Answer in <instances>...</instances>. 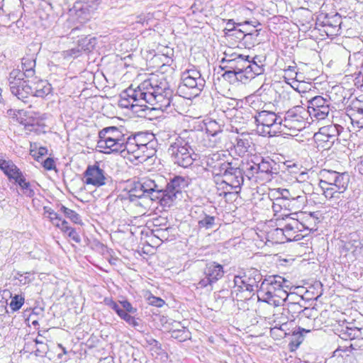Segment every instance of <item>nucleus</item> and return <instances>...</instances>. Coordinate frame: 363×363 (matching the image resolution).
<instances>
[{"label":"nucleus","mask_w":363,"mask_h":363,"mask_svg":"<svg viewBox=\"0 0 363 363\" xmlns=\"http://www.w3.org/2000/svg\"><path fill=\"white\" fill-rule=\"evenodd\" d=\"M143 92L138 94L139 102L147 109L167 111L172 101L173 91L164 77L154 76L140 84Z\"/></svg>","instance_id":"1"},{"label":"nucleus","mask_w":363,"mask_h":363,"mask_svg":"<svg viewBox=\"0 0 363 363\" xmlns=\"http://www.w3.org/2000/svg\"><path fill=\"white\" fill-rule=\"evenodd\" d=\"M319 186L323 191L325 197L329 200L339 199L346 191L350 182L347 173H340L336 171L323 169L320 172Z\"/></svg>","instance_id":"2"},{"label":"nucleus","mask_w":363,"mask_h":363,"mask_svg":"<svg viewBox=\"0 0 363 363\" xmlns=\"http://www.w3.org/2000/svg\"><path fill=\"white\" fill-rule=\"evenodd\" d=\"M189 133L190 132L186 130L182 133L168 148V153L171 155L173 162L184 168L190 167L196 157V155L189 145Z\"/></svg>","instance_id":"3"},{"label":"nucleus","mask_w":363,"mask_h":363,"mask_svg":"<svg viewBox=\"0 0 363 363\" xmlns=\"http://www.w3.org/2000/svg\"><path fill=\"white\" fill-rule=\"evenodd\" d=\"M125 133L116 126L104 128L99 132L97 148L104 154L118 152L123 144Z\"/></svg>","instance_id":"4"},{"label":"nucleus","mask_w":363,"mask_h":363,"mask_svg":"<svg viewBox=\"0 0 363 363\" xmlns=\"http://www.w3.org/2000/svg\"><path fill=\"white\" fill-rule=\"evenodd\" d=\"M253 117L258 128L261 127V133L264 135L274 136L284 131L282 118L273 111L264 110L257 112Z\"/></svg>","instance_id":"5"},{"label":"nucleus","mask_w":363,"mask_h":363,"mask_svg":"<svg viewBox=\"0 0 363 363\" xmlns=\"http://www.w3.org/2000/svg\"><path fill=\"white\" fill-rule=\"evenodd\" d=\"M189 185L188 180L181 176H176L168 182L165 186H162L160 196H158L162 206H171L173 202L182 195V190Z\"/></svg>","instance_id":"6"},{"label":"nucleus","mask_w":363,"mask_h":363,"mask_svg":"<svg viewBox=\"0 0 363 363\" xmlns=\"http://www.w3.org/2000/svg\"><path fill=\"white\" fill-rule=\"evenodd\" d=\"M216 176L223 177V183L234 189H240L244 182L242 169L229 162L220 164Z\"/></svg>","instance_id":"7"},{"label":"nucleus","mask_w":363,"mask_h":363,"mask_svg":"<svg viewBox=\"0 0 363 363\" xmlns=\"http://www.w3.org/2000/svg\"><path fill=\"white\" fill-rule=\"evenodd\" d=\"M223 267L216 262H208L203 269V277L200 279L196 285V289L211 291L213 285L224 276Z\"/></svg>","instance_id":"8"},{"label":"nucleus","mask_w":363,"mask_h":363,"mask_svg":"<svg viewBox=\"0 0 363 363\" xmlns=\"http://www.w3.org/2000/svg\"><path fill=\"white\" fill-rule=\"evenodd\" d=\"M308 112L302 106H295L286 112L282 118V127L292 130H301L308 123Z\"/></svg>","instance_id":"9"},{"label":"nucleus","mask_w":363,"mask_h":363,"mask_svg":"<svg viewBox=\"0 0 363 363\" xmlns=\"http://www.w3.org/2000/svg\"><path fill=\"white\" fill-rule=\"evenodd\" d=\"M182 79L183 85L180 86V89L182 90L184 87L189 89L191 90L190 95L193 96H199L206 84V80L201 76L200 71L194 66L182 73Z\"/></svg>","instance_id":"10"},{"label":"nucleus","mask_w":363,"mask_h":363,"mask_svg":"<svg viewBox=\"0 0 363 363\" xmlns=\"http://www.w3.org/2000/svg\"><path fill=\"white\" fill-rule=\"evenodd\" d=\"M30 67L26 68V64L24 63V78H31L30 79L26 80L24 79V92L37 97H43L47 95L49 92V88H45L43 86V82L37 79V77H34L35 71L33 67L35 66V60L30 62Z\"/></svg>","instance_id":"11"},{"label":"nucleus","mask_w":363,"mask_h":363,"mask_svg":"<svg viewBox=\"0 0 363 363\" xmlns=\"http://www.w3.org/2000/svg\"><path fill=\"white\" fill-rule=\"evenodd\" d=\"M288 281L281 276H269L263 279L258 289L257 298L259 301L269 304L271 299L277 291V289L281 287V284H286Z\"/></svg>","instance_id":"12"},{"label":"nucleus","mask_w":363,"mask_h":363,"mask_svg":"<svg viewBox=\"0 0 363 363\" xmlns=\"http://www.w3.org/2000/svg\"><path fill=\"white\" fill-rule=\"evenodd\" d=\"M330 99L328 97L315 96L308 101V116L317 120L325 119L330 111Z\"/></svg>","instance_id":"13"},{"label":"nucleus","mask_w":363,"mask_h":363,"mask_svg":"<svg viewBox=\"0 0 363 363\" xmlns=\"http://www.w3.org/2000/svg\"><path fill=\"white\" fill-rule=\"evenodd\" d=\"M143 92L140 84L135 89L131 86L125 89L121 95L119 104L123 108H130L133 112L140 113L145 111L144 104L139 102L138 94Z\"/></svg>","instance_id":"14"},{"label":"nucleus","mask_w":363,"mask_h":363,"mask_svg":"<svg viewBox=\"0 0 363 363\" xmlns=\"http://www.w3.org/2000/svg\"><path fill=\"white\" fill-rule=\"evenodd\" d=\"M286 216L288 221L284 227L282 228H277L275 231L277 235H282L286 241L299 240L302 237L299 232H301L303 229L311 230L313 228L306 223L298 221V219L289 218L288 215Z\"/></svg>","instance_id":"15"},{"label":"nucleus","mask_w":363,"mask_h":363,"mask_svg":"<svg viewBox=\"0 0 363 363\" xmlns=\"http://www.w3.org/2000/svg\"><path fill=\"white\" fill-rule=\"evenodd\" d=\"M84 182L99 187L106 185L110 177L105 172L98 162L89 165L84 173Z\"/></svg>","instance_id":"16"},{"label":"nucleus","mask_w":363,"mask_h":363,"mask_svg":"<svg viewBox=\"0 0 363 363\" xmlns=\"http://www.w3.org/2000/svg\"><path fill=\"white\" fill-rule=\"evenodd\" d=\"M350 323L342 322L334 329L335 333L345 340L360 339L363 340V328L349 326Z\"/></svg>","instance_id":"17"},{"label":"nucleus","mask_w":363,"mask_h":363,"mask_svg":"<svg viewBox=\"0 0 363 363\" xmlns=\"http://www.w3.org/2000/svg\"><path fill=\"white\" fill-rule=\"evenodd\" d=\"M272 323H271L273 325V328H271L270 334L273 335L276 331L280 330L283 333L284 335H287V330L289 328H287V324L289 322H293L291 318L285 312V309L284 307L281 309L277 310L274 314L272 317Z\"/></svg>","instance_id":"18"},{"label":"nucleus","mask_w":363,"mask_h":363,"mask_svg":"<svg viewBox=\"0 0 363 363\" xmlns=\"http://www.w3.org/2000/svg\"><path fill=\"white\" fill-rule=\"evenodd\" d=\"M205 129L209 139L208 147H216L221 143L222 125L216 121L210 120L205 123Z\"/></svg>","instance_id":"19"},{"label":"nucleus","mask_w":363,"mask_h":363,"mask_svg":"<svg viewBox=\"0 0 363 363\" xmlns=\"http://www.w3.org/2000/svg\"><path fill=\"white\" fill-rule=\"evenodd\" d=\"M0 169L9 177L23 188V178L20 169L11 161L0 160Z\"/></svg>","instance_id":"20"},{"label":"nucleus","mask_w":363,"mask_h":363,"mask_svg":"<svg viewBox=\"0 0 363 363\" xmlns=\"http://www.w3.org/2000/svg\"><path fill=\"white\" fill-rule=\"evenodd\" d=\"M138 186L143 189L145 194L150 196L151 199H158L162 192V185L156 182L155 180L144 178L138 182Z\"/></svg>","instance_id":"21"},{"label":"nucleus","mask_w":363,"mask_h":363,"mask_svg":"<svg viewBox=\"0 0 363 363\" xmlns=\"http://www.w3.org/2000/svg\"><path fill=\"white\" fill-rule=\"evenodd\" d=\"M9 82L12 94L21 100V91L23 89V72L18 69L12 70L9 74Z\"/></svg>","instance_id":"22"},{"label":"nucleus","mask_w":363,"mask_h":363,"mask_svg":"<svg viewBox=\"0 0 363 363\" xmlns=\"http://www.w3.org/2000/svg\"><path fill=\"white\" fill-rule=\"evenodd\" d=\"M247 280V291L252 292L259 288L261 282L263 281L262 275L260 272L256 269L251 268L244 273Z\"/></svg>","instance_id":"23"},{"label":"nucleus","mask_w":363,"mask_h":363,"mask_svg":"<svg viewBox=\"0 0 363 363\" xmlns=\"http://www.w3.org/2000/svg\"><path fill=\"white\" fill-rule=\"evenodd\" d=\"M341 23L340 15L336 13L330 16H326L322 24L325 28V32L328 35H337L340 34Z\"/></svg>","instance_id":"24"},{"label":"nucleus","mask_w":363,"mask_h":363,"mask_svg":"<svg viewBox=\"0 0 363 363\" xmlns=\"http://www.w3.org/2000/svg\"><path fill=\"white\" fill-rule=\"evenodd\" d=\"M343 130L344 128L340 125L330 124L320 128L318 133L325 138V139L322 138L323 140L333 144Z\"/></svg>","instance_id":"25"},{"label":"nucleus","mask_w":363,"mask_h":363,"mask_svg":"<svg viewBox=\"0 0 363 363\" xmlns=\"http://www.w3.org/2000/svg\"><path fill=\"white\" fill-rule=\"evenodd\" d=\"M250 62V56L243 55L238 56V58L235 60L230 62L229 65H225L224 69H231L239 72L240 75H244L243 78H245V72L248 69V65Z\"/></svg>","instance_id":"26"},{"label":"nucleus","mask_w":363,"mask_h":363,"mask_svg":"<svg viewBox=\"0 0 363 363\" xmlns=\"http://www.w3.org/2000/svg\"><path fill=\"white\" fill-rule=\"evenodd\" d=\"M138 144L136 143V140L133 135H128L125 134L123 144L121 145V147L118 149V152H123L125 150L127 151L128 154H132L135 156H138Z\"/></svg>","instance_id":"27"},{"label":"nucleus","mask_w":363,"mask_h":363,"mask_svg":"<svg viewBox=\"0 0 363 363\" xmlns=\"http://www.w3.org/2000/svg\"><path fill=\"white\" fill-rule=\"evenodd\" d=\"M304 197H294L288 199L277 198V202L280 203L283 208L289 211H296L303 203Z\"/></svg>","instance_id":"28"},{"label":"nucleus","mask_w":363,"mask_h":363,"mask_svg":"<svg viewBox=\"0 0 363 363\" xmlns=\"http://www.w3.org/2000/svg\"><path fill=\"white\" fill-rule=\"evenodd\" d=\"M285 312L294 321L296 316L301 313L306 314V312L311 311L310 308H304L300 304V303H287L284 307Z\"/></svg>","instance_id":"29"},{"label":"nucleus","mask_w":363,"mask_h":363,"mask_svg":"<svg viewBox=\"0 0 363 363\" xmlns=\"http://www.w3.org/2000/svg\"><path fill=\"white\" fill-rule=\"evenodd\" d=\"M286 289H289V285L286 284H281V287L277 289L276 293L274 294L273 298L270 300V305L274 306H279L285 302L288 298V293Z\"/></svg>","instance_id":"30"},{"label":"nucleus","mask_w":363,"mask_h":363,"mask_svg":"<svg viewBox=\"0 0 363 363\" xmlns=\"http://www.w3.org/2000/svg\"><path fill=\"white\" fill-rule=\"evenodd\" d=\"M256 57L253 59V60H250L248 65V69L245 72V83H247L249 80L254 79L256 76L262 74L264 71L263 65H259L255 60Z\"/></svg>","instance_id":"31"},{"label":"nucleus","mask_w":363,"mask_h":363,"mask_svg":"<svg viewBox=\"0 0 363 363\" xmlns=\"http://www.w3.org/2000/svg\"><path fill=\"white\" fill-rule=\"evenodd\" d=\"M206 165L211 168H213V172L216 175V172H218L219 165L225 161L221 159V155L218 152L211 153L206 156L205 158Z\"/></svg>","instance_id":"32"},{"label":"nucleus","mask_w":363,"mask_h":363,"mask_svg":"<svg viewBox=\"0 0 363 363\" xmlns=\"http://www.w3.org/2000/svg\"><path fill=\"white\" fill-rule=\"evenodd\" d=\"M201 213L198 220V225L200 228L211 229L215 225L216 218L206 214L202 209H199Z\"/></svg>","instance_id":"33"},{"label":"nucleus","mask_w":363,"mask_h":363,"mask_svg":"<svg viewBox=\"0 0 363 363\" xmlns=\"http://www.w3.org/2000/svg\"><path fill=\"white\" fill-rule=\"evenodd\" d=\"M96 44V39L90 36H86L78 40V45L82 52H90L94 50Z\"/></svg>","instance_id":"34"},{"label":"nucleus","mask_w":363,"mask_h":363,"mask_svg":"<svg viewBox=\"0 0 363 363\" xmlns=\"http://www.w3.org/2000/svg\"><path fill=\"white\" fill-rule=\"evenodd\" d=\"M59 208V211L62 212L65 216L69 218L72 222L76 224H82L81 216L77 212L65 207L63 205H60Z\"/></svg>","instance_id":"35"},{"label":"nucleus","mask_w":363,"mask_h":363,"mask_svg":"<svg viewBox=\"0 0 363 363\" xmlns=\"http://www.w3.org/2000/svg\"><path fill=\"white\" fill-rule=\"evenodd\" d=\"M44 128L45 126L40 125L38 121L30 123L29 121H27V119L24 118V132L26 134L31 132H33L38 135L41 133H45Z\"/></svg>","instance_id":"36"},{"label":"nucleus","mask_w":363,"mask_h":363,"mask_svg":"<svg viewBox=\"0 0 363 363\" xmlns=\"http://www.w3.org/2000/svg\"><path fill=\"white\" fill-rule=\"evenodd\" d=\"M250 147V142L248 138H238L236 139V143L235 144V148L236 152L240 156L244 155L247 152L249 151Z\"/></svg>","instance_id":"37"},{"label":"nucleus","mask_w":363,"mask_h":363,"mask_svg":"<svg viewBox=\"0 0 363 363\" xmlns=\"http://www.w3.org/2000/svg\"><path fill=\"white\" fill-rule=\"evenodd\" d=\"M223 78L228 81L230 83H235L236 82H240L243 84H245V79L242 77L244 75H240L239 72H236V71L233 70L231 69H226L225 72L223 74Z\"/></svg>","instance_id":"38"},{"label":"nucleus","mask_w":363,"mask_h":363,"mask_svg":"<svg viewBox=\"0 0 363 363\" xmlns=\"http://www.w3.org/2000/svg\"><path fill=\"white\" fill-rule=\"evenodd\" d=\"M270 195L273 197L280 198L281 199H288L294 197H302L296 195L294 192L291 193L287 189L278 188L272 190Z\"/></svg>","instance_id":"39"},{"label":"nucleus","mask_w":363,"mask_h":363,"mask_svg":"<svg viewBox=\"0 0 363 363\" xmlns=\"http://www.w3.org/2000/svg\"><path fill=\"white\" fill-rule=\"evenodd\" d=\"M276 166L274 161L270 158H262L261 162L258 163L257 168L259 172L271 174L273 172V168Z\"/></svg>","instance_id":"40"},{"label":"nucleus","mask_w":363,"mask_h":363,"mask_svg":"<svg viewBox=\"0 0 363 363\" xmlns=\"http://www.w3.org/2000/svg\"><path fill=\"white\" fill-rule=\"evenodd\" d=\"M225 30H227V32H225L226 35L235 36L238 40H244V43L248 42V38L250 37V35L245 37L246 30L236 29L235 27L233 28H225Z\"/></svg>","instance_id":"41"},{"label":"nucleus","mask_w":363,"mask_h":363,"mask_svg":"<svg viewBox=\"0 0 363 363\" xmlns=\"http://www.w3.org/2000/svg\"><path fill=\"white\" fill-rule=\"evenodd\" d=\"M133 137L135 138L136 143H138L140 146L143 145H150L152 135L148 133H138L134 135Z\"/></svg>","instance_id":"42"},{"label":"nucleus","mask_w":363,"mask_h":363,"mask_svg":"<svg viewBox=\"0 0 363 363\" xmlns=\"http://www.w3.org/2000/svg\"><path fill=\"white\" fill-rule=\"evenodd\" d=\"M356 347L357 345L354 343H349V345H346L344 346H339L335 351H334V356H341L342 357V352H344L346 354V355H349V353L351 352L352 350H356Z\"/></svg>","instance_id":"43"},{"label":"nucleus","mask_w":363,"mask_h":363,"mask_svg":"<svg viewBox=\"0 0 363 363\" xmlns=\"http://www.w3.org/2000/svg\"><path fill=\"white\" fill-rule=\"evenodd\" d=\"M145 195L146 194L143 192V189L138 186V182L135 183L134 187L131 188L129 191V198L130 201H134V199L141 198Z\"/></svg>","instance_id":"44"},{"label":"nucleus","mask_w":363,"mask_h":363,"mask_svg":"<svg viewBox=\"0 0 363 363\" xmlns=\"http://www.w3.org/2000/svg\"><path fill=\"white\" fill-rule=\"evenodd\" d=\"M35 190L38 191V184L26 182L24 179V195L33 198L35 194Z\"/></svg>","instance_id":"45"},{"label":"nucleus","mask_w":363,"mask_h":363,"mask_svg":"<svg viewBox=\"0 0 363 363\" xmlns=\"http://www.w3.org/2000/svg\"><path fill=\"white\" fill-rule=\"evenodd\" d=\"M172 337L179 339L180 342L184 341L190 337V333L188 330H177L172 333Z\"/></svg>","instance_id":"46"},{"label":"nucleus","mask_w":363,"mask_h":363,"mask_svg":"<svg viewBox=\"0 0 363 363\" xmlns=\"http://www.w3.org/2000/svg\"><path fill=\"white\" fill-rule=\"evenodd\" d=\"M23 306V297L20 295H16L12 298L9 307L13 311H16L19 310Z\"/></svg>","instance_id":"47"},{"label":"nucleus","mask_w":363,"mask_h":363,"mask_svg":"<svg viewBox=\"0 0 363 363\" xmlns=\"http://www.w3.org/2000/svg\"><path fill=\"white\" fill-rule=\"evenodd\" d=\"M104 302L106 306H108L112 310H113L118 316L121 315L122 312L123 311V310L119 306V305L116 302L113 301V299L111 298H105Z\"/></svg>","instance_id":"48"},{"label":"nucleus","mask_w":363,"mask_h":363,"mask_svg":"<svg viewBox=\"0 0 363 363\" xmlns=\"http://www.w3.org/2000/svg\"><path fill=\"white\" fill-rule=\"evenodd\" d=\"M225 57L222 59L221 62L226 63L225 65H229V62L235 60L238 58V56H240L241 54H238L235 52H231V50H229V52L225 51L224 52Z\"/></svg>","instance_id":"49"},{"label":"nucleus","mask_w":363,"mask_h":363,"mask_svg":"<svg viewBox=\"0 0 363 363\" xmlns=\"http://www.w3.org/2000/svg\"><path fill=\"white\" fill-rule=\"evenodd\" d=\"M247 280L245 276H235L234 278V284L242 291H247Z\"/></svg>","instance_id":"50"},{"label":"nucleus","mask_w":363,"mask_h":363,"mask_svg":"<svg viewBox=\"0 0 363 363\" xmlns=\"http://www.w3.org/2000/svg\"><path fill=\"white\" fill-rule=\"evenodd\" d=\"M48 152V150L47 148L44 147H41L38 148V150H30V156H32L35 160L38 161L39 159L45 155Z\"/></svg>","instance_id":"51"},{"label":"nucleus","mask_w":363,"mask_h":363,"mask_svg":"<svg viewBox=\"0 0 363 363\" xmlns=\"http://www.w3.org/2000/svg\"><path fill=\"white\" fill-rule=\"evenodd\" d=\"M130 313H126L125 311H123L121 315H119V317L124 320L127 323H128L130 325L136 326L138 325V323L134 317L131 316Z\"/></svg>","instance_id":"52"},{"label":"nucleus","mask_w":363,"mask_h":363,"mask_svg":"<svg viewBox=\"0 0 363 363\" xmlns=\"http://www.w3.org/2000/svg\"><path fill=\"white\" fill-rule=\"evenodd\" d=\"M259 35V30H255L253 33L252 32H245V37L247 35H250V37L248 38V42L245 43V44H247L249 46H253L257 43V37Z\"/></svg>","instance_id":"53"},{"label":"nucleus","mask_w":363,"mask_h":363,"mask_svg":"<svg viewBox=\"0 0 363 363\" xmlns=\"http://www.w3.org/2000/svg\"><path fill=\"white\" fill-rule=\"evenodd\" d=\"M138 156H135V157L138 158V157H149L150 156V155L152 154V152H148V150L150 147H151V144L150 145H139L138 146Z\"/></svg>","instance_id":"54"},{"label":"nucleus","mask_w":363,"mask_h":363,"mask_svg":"<svg viewBox=\"0 0 363 363\" xmlns=\"http://www.w3.org/2000/svg\"><path fill=\"white\" fill-rule=\"evenodd\" d=\"M66 233L68 237L76 243H79L81 242V238L74 228H71Z\"/></svg>","instance_id":"55"},{"label":"nucleus","mask_w":363,"mask_h":363,"mask_svg":"<svg viewBox=\"0 0 363 363\" xmlns=\"http://www.w3.org/2000/svg\"><path fill=\"white\" fill-rule=\"evenodd\" d=\"M120 304L123 307V311L126 313H135L137 311L136 308H133L131 303L127 300L120 301Z\"/></svg>","instance_id":"56"},{"label":"nucleus","mask_w":363,"mask_h":363,"mask_svg":"<svg viewBox=\"0 0 363 363\" xmlns=\"http://www.w3.org/2000/svg\"><path fill=\"white\" fill-rule=\"evenodd\" d=\"M82 51L80 49V47L77 44V45L75 48H73L70 50H68L65 52L66 55L73 57H77L81 55Z\"/></svg>","instance_id":"57"},{"label":"nucleus","mask_w":363,"mask_h":363,"mask_svg":"<svg viewBox=\"0 0 363 363\" xmlns=\"http://www.w3.org/2000/svg\"><path fill=\"white\" fill-rule=\"evenodd\" d=\"M258 163H253L252 164H249V167L247 169V176L250 178L253 177L255 174H257L259 172V169L257 168Z\"/></svg>","instance_id":"58"},{"label":"nucleus","mask_w":363,"mask_h":363,"mask_svg":"<svg viewBox=\"0 0 363 363\" xmlns=\"http://www.w3.org/2000/svg\"><path fill=\"white\" fill-rule=\"evenodd\" d=\"M301 301H303L302 296L296 294H288V298L286 299L285 303H300Z\"/></svg>","instance_id":"59"},{"label":"nucleus","mask_w":363,"mask_h":363,"mask_svg":"<svg viewBox=\"0 0 363 363\" xmlns=\"http://www.w3.org/2000/svg\"><path fill=\"white\" fill-rule=\"evenodd\" d=\"M42 164L43 167L47 170H52L55 168V161L51 157H48Z\"/></svg>","instance_id":"60"},{"label":"nucleus","mask_w":363,"mask_h":363,"mask_svg":"<svg viewBox=\"0 0 363 363\" xmlns=\"http://www.w3.org/2000/svg\"><path fill=\"white\" fill-rule=\"evenodd\" d=\"M310 331H311V329H308V330H306V329H304V328H303L298 327L297 329H296V330L293 332V335H294V336H296V335H300V336L298 337V338L301 339V340H299V341L297 342L296 346H298V345H300V343H301V342H302V340H303V337H302L303 335H302V333H309Z\"/></svg>","instance_id":"61"},{"label":"nucleus","mask_w":363,"mask_h":363,"mask_svg":"<svg viewBox=\"0 0 363 363\" xmlns=\"http://www.w3.org/2000/svg\"><path fill=\"white\" fill-rule=\"evenodd\" d=\"M45 214L46 216L51 220H55L58 219V213L55 212L51 208H45Z\"/></svg>","instance_id":"62"},{"label":"nucleus","mask_w":363,"mask_h":363,"mask_svg":"<svg viewBox=\"0 0 363 363\" xmlns=\"http://www.w3.org/2000/svg\"><path fill=\"white\" fill-rule=\"evenodd\" d=\"M150 302L152 305L157 307H162L164 304V301L160 298L155 296H152L150 298Z\"/></svg>","instance_id":"63"},{"label":"nucleus","mask_w":363,"mask_h":363,"mask_svg":"<svg viewBox=\"0 0 363 363\" xmlns=\"http://www.w3.org/2000/svg\"><path fill=\"white\" fill-rule=\"evenodd\" d=\"M354 66L359 69L358 75L356 77V79L357 80V82H362V86H363V62L360 64V66L359 67L358 65L354 64Z\"/></svg>","instance_id":"64"}]
</instances>
